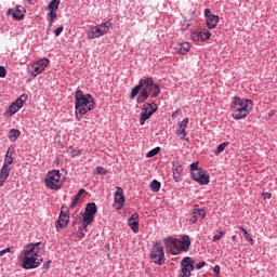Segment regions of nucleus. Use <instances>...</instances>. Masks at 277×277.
<instances>
[{
  "mask_svg": "<svg viewBox=\"0 0 277 277\" xmlns=\"http://www.w3.org/2000/svg\"><path fill=\"white\" fill-rule=\"evenodd\" d=\"M161 153V147H156L151 150H149L146 155L147 159H151V157H156V155H159Z\"/></svg>",
  "mask_w": 277,
  "mask_h": 277,
  "instance_id": "nucleus-33",
  "label": "nucleus"
},
{
  "mask_svg": "<svg viewBox=\"0 0 277 277\" xmlns=\"http://www.w3.org/2000/svg\"><path fill=\"white\" fill-rule=\"evenodd\" d=\"M18 106L13 102L8 109V114H10V116H14V114H16V111H18Z\"/></svg>",
  "mask_w": 277,
  "mask_h": 277,
  "instance_id": "nucleus-36",
  "label": "nucleus"
},
{
  "mask_svg": "<svg viewBox=\"0 0 277 277\" xmlns=\"http://www.w3.org/2000/svg\"><path fill=\"white\" fill-rule=\"evenodd\" d=\"M189 49H192L189 42H183L180 43L179 52L181 53V55H185L189 51Z\"/></svg>",
  "mask_w": 277,
  "mask_h": 277,
  "instance_id": "nucleus-27",
  "label": "nucleus"
},
{
  "mask_svg": "<svg viewBox=\"0 0 277 277\" xmlns=\"http://www.w3.org/2000/svg\"><path fill=\"white\" fill-rule=\"evenodd\" d=\"M88 226H90V224H85L82 221V226H80L78 228V237H79V239H83V237H85V230H87Z\"/></svg>",
  "mask_w": 277,
  "mask_h": 277,
  "instance_id": "nucleus-30",
  "label": "nucleus"
},
{
  "mask_svg": "<svg viewBox=\"0 0 277 277\" xmlns=\"http://www.w3.org/2000/svg\"><path fill=\"white\" fill-rule=\"evenodd\" d=\"M62 209H66V206H65V205H63Z\"/></svg>",
  "mask_w": 277,
  "mask_h": 277,
  "instance_id": "nucleus-53",
  "label": "nucleus"
},
{
  "mask_svg": "<svg viewBox=\"0 0 277 277\" xmlns=\"http://www.w3.org/2000/svg\"><path fill=\"white\" fill-rule=\"evenodd\" d=\"M70 155H71L72 158L80 157L81 150H79V149H71Z\"/></svg>",
  "mask_w": 277,
  "mask_h": 277,
  "instance_id": "nucleus-43",
  "label": "nucleus"
},
{
  "mask_svg": "<svg viewBox=\"0 0 277 277\" xmlns=\"http://www.w3.org/2000/svg\"><path fill=\"white\" fill-rule=\"evenodd\" d=\"M42 250H44V243L39 242H30L24 246L22 251V267L23 269H37L42 265L44 259H42Z\"/></svg>",
  "mask_w": 277,
  "mask_h": 277,
  "instance_id": "nucleus-2",
  "label": "nucleus"
},
{
  "mask_svg": "<svg viewBox=\"0 0 277 277\" xmlns=\"http://www.w3.org/2000/svg\"><path fill=\"white\" fill-rule=\"evenodd\" d=\"M94 174L107 175V170L103 167H96Z\"/></svg>",
  "mask_w": 277,
  "mask_h": 277,
  "instance_id": "nucleus-38",
  "label": "nucleus"
},
{
  "mask_svg": "<svg viewBox=\"0 0 277 277\" xmlns=\"http://www.w3.org/2000/svg\"><path fill=\"white\" fill-rule=\"evenodd\" d=\"M252 107H254L252 100L234 96L230 104L232 117L234 120H243L252 111Z\"/></svg>",
  "mask_w": 277,
  "mask_h": 277,
  "instance_id": "nucleus-4",
  "label": "nucleus"
},
{
  "mask_svg": "<svg viewBox=\"0 0 277 277\" xmlns=\"http://www.w3.org/2000/svg\"><path fill=\"white\" fill-rule=\"evenodd\" d=\"M34 70L31 71V77H38L41 72H44V69L41 68L37 63L32 65Z\"/></svg>",
  "mask_w": 277,
  "mask_h": 277,
  "instance_id": "nucleus-31",
  "label": "nucleus"
},
{
  "mask_svg": "<svg viewBox=\"0 0 277 277\" xmlns=\"http://www.w3.org/2000/svg\"><path fill=\"white\" fill-rule=\"evenodd\" d=\"M211 38V31L205 30H196L190 35V40L194 42H205V40H209Z\"/></svg>",
  "mask_w": 277,
  "mask_h": 277,
  "instance_id": "nucleus-14",
  "label": "nucleus"
},
{
  "mask_svg": "<svg viewBox=\"0 0 277 277\" xmlns=\"http://www.w3.org/2000/svg\"><path fill=\"white\" fill-rule=\"evenodd\" d=\"M8 252L11 253V254L14 253V251H12V248L8 247V248L0 251V256H3L4 254H8Z\"/></svg>",
  "mask_w": 277,
  "mask_h": 277,
  "instance_id": "nucleus-41",
  "label": "nucleus"
},
{
  "mask_svg": "<svg viewBox=\"0 0 277 277\" xmlns=\"http://www.w3.org/2000/svg\"><path fill=\"white\" fill-rule=\"evenodd\" d=\"M8 75V70H5V67L0 66V77L3 79Z\"/></svg>",
  "mask_w": 277,
  "mask_h": 277,
  "instance_id": "nucleus-45",
  "label": "nucleus"
},
{
  "mask_svg": "<svg viewBox=\"0 0 277 277\" xmlns=\"http://www.w3.org/2000/svg\"><path fill=\"white\" fill-rule=\"evenodd\" d=\"M173 179L175 183H181L183 181V166L179 160L173 162Z\"/></svg>",
  "mask_w": 277,
  "mask_h": 277,
  "instance_id": "nucleus-17",
  "label": "nucleus"
},
{
  "mask_svg": "<svg viewBox=\"0 0 277 277\" xmlns=\"http://www.w3.org/2000/svg\"><path fill=\"white\" fill-rule=\"evenodd\" d=\"M44 184L48 189L60 192V189L64 187V182H62V173H60V170L49 171L44 179Z\"/></svg>",
  "mask_w": 277,
  "mask_h": 277,
  "instance_id": "nucleus-6",
  "label": "nucleus"
},
{
  "mask_svg": "<svg viewBox=\"0 0 277 277\" xmlns=\"http://www.w3.org/2000/svg\"><path fill=\"white\" fill-rule=\"evenodd\" d=\"M124 190L122 187L117 186L114 200V207L117 211H120L124 207Z\"/></svg>",
  "mask_w": 277,
  "mask_h": 277,
  "instance_id": "nucleus-13",
  "label": "nucleus"
},
{
  "mask_svg": "<svg viewBox=\"0 0 277 277\" xmlns=\"http://www.w3.org/2000/svg\"><path fill=\"white\" fill-rule=\"evenodd\" d=\"M96 107L94 97L91 94H83V91L78 90L75 94V110L76 118L81 120L82 116H85L88 111H92Z\"/></svg>",
  "mask_w": 277,
  "mask_h": 277,
  "instance_id": "nucleus-3",
  "label": "nucleus"
},
{
  "mask_svg": "<svg viewBox=\"0 0 277 277\" xmlns=\"http://www.w3.org/2000/svg\"><path fill=\"white\" fill-rule=\"evenodd\" d=\"M186 29H189V25H187V26H182V31H186Z\"/></svg>",
  "mask_w": 277,
  "mask_h": 277,
  "instance_id": "nucleus-51",
  "label": "nucleus"
},
{
  "mask_svg": "<svg viewBox=\"0 0 277 277\" xmlns=\"http://www.w3.org/2000/svg\"><path fill=\"white\" fill-rule=\"evenodd\" d=\"M190 179H193V181H196V183H199V185H209L210 182V176L209 174H207V171H196L195 173H190Z\"/></svg>",
  "mask_w": 277,
  "mask_h": 277,
  "instance_id": "nucleus-12",
  "label": "nucleus"
},
{
  "mask_svg": "<svg viewBox=\"0 0 277 277\" xmlns=\"http://www.w3.org/2000/svg\"><path fill=\"white\" fill-rule=\"evenodd\" d=\"M207 217V212L202 209H193L189 222L190 224H196L198 220H205Z\"/></svg>",
  "mask_w": 277,
  "mask_h": 277,
  "instance_id": "nucleus-19",
  "label": "nucleus"
},
{
  "mask_svg": "<svg viewBox=\"0 0 277 277\" xmlns=\"http://www.w3.org/2000/svg\"><path fill=\"white\" fill-rule=\"evenodd\" d=\"M157 109H158L157 103L155 102L148 103L147 106L142 109L141 118H140L141 127H144V124H146V120H150L153 114H155Z\"/></svg>",
  "mask_w": 277,
  "mask_h": 277,
  "instance_id": "nucleus-8",
  "label": "nucleus"
},
{
  "mask_svg": "<svg viewBox=\"0 0 277 277\" xmlns=\"http://www.w3.org/2000/svg\"><path fill=\"white\" fill-rule=\"evenodd\" d=\"M14 153H15L14 147L10 146V147L8 148V151H6V154H5L4 157H14Z\"/></svg>",
  "mask_w": 277,
  "mask_h": 277,
  "instance_id": "nucleus-40",
  "label": "nucleus"
},
{
  "mask_svg": "<svg viewBox=\"0 0 277 277\" xmlns=\"http://www.w3.org/2000/svg\"><path fill=\"white\" fill-rule=\"evenodd\" d=\"M60 3H62V0H51L48 4V16L50 25H53V23H55V18H57V10H60Z\"/></svg>",
  "mask_w": 277,
  "mask_h": 277,
  "instance_id": "nucleus-11",
  "label": "nucleus"
},
{
  "mask_svg": "<svg viewBox=\"0 0 277 277\" xmlns=\"http://www.w3.org/2000/svg\"><path fill=\"white\" fill-rule=\"evenodd\" d=\"M205 16H206V19H208L210 16H213V14H211V11L209 9H206Z\"/></svg>",
  "mask_w": 277,
  "mask_h": 277,
  "instance_id": "nucleus-48",
  "label": "nucleus"
},
{
  "mask_svg": "<svg viewBox=\"0 0 277 277\" xmlns=\"http://www.w3.org/2000/svg\"><path fill=\"white\" fill-rule=\"evenodd\" d=\"M28 1V3H31V1H34V0H27Z\"/></svg>",
  "mask_w": 277,
  "mask_h": 277,
  "instance_id": "nucleus-54",
  "label": "nucleus"
},
{
  "mask_svg": "<svg viewBox=\"0 0 277 277\" xmlns=\"http://www.w3.org/2000/svg\"><path fill=\"white\" fill-rule=\"evenodd\" d=\"M12 163H14V157L4 156L3 166H5L6 168H10V166H12Z\"/></svg>",
  "mask_w": 277,
  "mask_h": 277,
  "instance_id": "nucleus-37",
  "label": "nucleus"
},
{
  "mask_svg": "<svg viewBox=\"0 0 277 277\" xmlns=\"http://www.w3.org/2000/svg\"><path fill=\"white\" fill-rule=\"evenodd\" d=\"M161 94V87L155 83L150 77H143L140 79L130 94V100L133 101L136 96V103L140 105L148 101V98H157Z\"/></svg>",
  "mask_w": 277,
  "mask_h": 277,
  "instance_id": "nucleus-1",
  "label": "nucleus"
},
{
  "mask_svg": "<svg viewBox=\"0 0 277 277\" xmlns=\"http://www.w3.org/2000/svg\"><path fill=\"white\" fill-rule=\"evenodd\" d=\"M25 8L17 5L16 9H9L6 12L8 16H13L15 21H23L25 18Z\"/></svg>",
  "mask_w": 277,
  "mask_h": 277,
  "instance_id": "nucleus-16",
  "label": "nucleus"
},
{
  "mask_svg": "<svg viewBox=\"0 0 277 277\" xmlns=\"http://www.w3.org/2000/svg\"><path fill=\"white\" fill-rule=\"evenodd\" d=\"M37 66L41 67L43 70L49 66V58H41L36 62Z\"/></svg>",
  "mask_w": 277,
  "mask_h": 277,
  "instance_id": "nucleus-35",
  "label": "nucleus"
},
{
  "mask_svg": "<svg viewBox=\"0 0 277 277\" xmlns=\"http://www.w3.org/2000/svg\"><path fill=\"white\" fill-rule=\"evenodd\" d=\"M240 228V230H242V233H243V236H245V239L247 240V241H249V243H254V239H252V237L250 236V234L248 233V230L246 229V228H243V226H240L239 227Z\"/></svg>",
  "mask_w": 277,
  "mask_h": 277,
  "instance_id": "nucleus-34",
  "label": "nucleus"
},
{
  "mask_svg": "<svg viewBox=\"0 0 277 277\" xmlns=\"http://www.w3.org/2000/svg\"><path fill=\"white\" fill-rule=\"evenodd\" d=\"M228 144H229L228 142H224V143L220 144L217 146V148L215 149L214 155L217 156V155L224 153V150H226V146H228Z\"/></svg>",
  "mask_w": 277,
  "mask_h": 277,
  "instance_id": "nucleus-32",
  "label": "nucleus"
},
{
  "mask_svg": "<svg viewBox=\"0 0 277 277\" xmlns=\"http://www.w3.org/2000/svg\"><path fill=\"white\" fill-rule=\"evenodd\" d=\"M150 259L156 265H163L166 262V253L163 252L161 242H155L150 252Z\"/></svg>",
  "mask_w": 277,
  "mask_h": 277,
  "instance_id": "nucleus-7",
  "label": "nucleus"
},
{
  "mask_svg": "<svg viewBox=\"0 0 277 277\" xmlns=\"http://www.w3.org/2000/svg\"><path fill=\"white\" fill-rule=\"evenodd\" d=\"M149 187L151 189V192H154L155 194H157V192H160L161 189V182L154 180L151 181V183L149 184Z\"/></svg>",
  "mask_w": 277,
  "mask_h": 277,
  "instance_id": "nucleus-29",
  "label": "nucleus"
},
{
  "mask_svg": "<svg viewBox=\"0 0 277 277\" xmlns=\"http://www.w3.org/2000/svg\"><path fill=\"white\" fill-rule=\"evenodd\" d=\"M262 196H263L264 200H269V198H272L271 193H264V194H262Z\"/></svg>",
  "mask_w": 277,
  "mask_h": 277,
  "instance_id": "nucleus-49",
  "label": "nucleus"
},
{
  "mask_svg": "<svg viewBox=\"0 0 277 277\" xmlns=\"http://www.w3.org/2000/svg\"><path fill=\"white\" fill-rule=\"evenodd\" d=\"M87 36L89 40H94L96 38H101L103 36V32L101 31L100 27L93 26L90 30L87 31Z\"/></svg>",
  "mask_w": 277,
  "mask_h": 277,
  "instance_id": "nucleus-22",
  "label": "nucleus"
},
{
  "mask_svg": "<svg viewBox=\"0 0 277 277\" xmlns=\"http://www.w3.org/2000/svg\"><path fill=\"white\" fill-rule=\"evenodd\" d=\"M18 137H21V130H18V129H11L9 131V140L11 142H16V140H18Z\"/></svg>",
  "mask_w": 277,
  "mask_h": 277,
  "instance_id": "nucleus-26",
  "label": "nucleus"
},
{
  "mask_svg": "<svg viewBox=\"0 0 277 277\" xmlns=\"http://www.w3.org/2000/svg\"><path fill=\"white\" fill-rule=\"evenodd\" d=\"M68 222H70V215L68 213L61 211L58 220L55 224L56 228H66L68 226Z\"/></svg>",
  "mask_w": 277,
  "mask_h": 277,
  "instance_id": "nucleus-20",
  "label": "nucleus"
},
{
  "mask_svg": "<svg viewBox=\"0 0 277 277\" xmlns=\"http://www.w3.org/2000/svg\"><path fill=\"white\" fill-rule=\"evenodd\" d=\"M28 96L27 94H22L15 102H13L18 109H21L23 107V105H25V102L27 101Z\"/></svg>",
  "mask_w": 277,
  "mask_h": 277,
  "instance_id": "nucleus-28",
  "label": "nucleus"
},
{
  "mask_svg": "<svg viewBox=\"0 0 277 277\" xmlns=\"http://www.w3.org/2000/svg\"><path fill=\"white\" fill-rule=\"evenodd\" d=\"M205 265H207V262H199L198 264H196L195 268L202 269V267H205Z\"/></svg>",
  "mask_w": 277,
  "mask_h": 277,
  "instance_id": "nucleus-46",
  "label": "nucleus"
},
{
  "mask_svg": "<svg viewBox=\"0 0 277 277\" xmlns=\"http://www.w3.org/2000/svg\"><path fill=\"white\" fill-rule=\"evenodd\" d=\"M206 21H207L208 29H215V27H217V23H220V16L213 15Z\"/></svg>",
  "mask_w": 277,
  "mask_h": 277,
  "instance_id": "nucleus-23",
  "label": "nucleus"
},
{
  "mask_svg": "<svg viewBox=\"0 0 277 277\" xmlns=\"http://www.w3.org/2000/svg\"><path fill=\"white\" fill-rule=\"evenodd\" d=\"M83 194H85V189L81 188L75 196L72 202L69 206V209H75L77 207V205H79V200H80L81 196H83Z\"/></svg>",
  "mask_w": 277,
  "mask_h": 277,
  "instance_id": "nucleus-24",
  "label": "nucleus"
},
{
  "mask_svg": "<svg viewBox=\"0 0 277 277\" xmlns=\"http://www.w3.org/2000/svg\"><path fill=\"white\" fill-rule=\"evenodd\" d=\"M62 31H64V26H61L54 30V36L57 38L62 35Z\"/></svg>",
  "mask_w": 277,
  "mask_h": 277,
  "instance_id": "nucleus-42",
  "label": "nucleus"
},
{
  "mask_svg": "<svg viewBox=\"0 0 277 277\" xmlns=\"http://www.w3.org/2000/svg\"><path fill=\"white\" fill-rule=\"evenodd\" d=\"M10 172H12V167L2 166V169L0 170V187H3L5 181H8Z\"/></svg>",
  "mask_w": 277,
  "mask_h": 277,
  "instance_id": "nucleus-21",
  "label": "nucleus"
},
{
  "mask_svg": "<svg viewBox=\"0 0 277 277\" xmlns=\"http://www.w3.org/2000/svg\"><path fill=\"white\" fill-rule=\"evenodd\" d=\"M220 272H221L220 265H215L213 267V273L215 274V276H220Z\"/></svg>",
  "mask_w": 277,
  "mask_h": 277,
  "instance_id": "nucleus-47",
  "label": "nucleus"
},
{
  "mask_svg": "<svg viewBox=\"0 0 277 277\" xmlns=\"http://www.w3.org/2000/svg\"><path fill=\"white\" fill-rule=\"evenodd\" d=\"M163 242L168 252L173 256L181 254V252H189V248L192 246V240L187 235H184L181 240L169 237L166 238Z\"/></svg>",
  "mask_w": 277,
  "mask_h": 277,
  "instance_id": "nucleus-5",
  "label": "nucleus"
},
{
  "mask_svg": "<svg viewBox=\"0 0 277 277\" xmlns=\"http://www.w3.org/2000/svg\"><path fill=\"white\" fill-rule=\"evenodd\" d=\"M194 265H196V262L192 258H184L181 262V273L179 277H190L192 272H194Z\"/></svg>",
  "mask_w": 277,
  "mask_h": 277,
  "instance_id": "nucleus-9",
  "label": "nucleus"
},
{
  "mask_svg": "<svg viewBox=\"0 0 277 277\" xmlns=\"http://www.w3.org/2000/svg\"><path fill=\"white\" fill-rule=\"evenodd\" d=\"M97 27H98L100 30L102 31V35L105 36V34H108V32H109V29H111L113 24H111V21H107V22L104 23V24L97 25Z\"/></svg>",
  "mask_w": 277,
  "mask_h": 277,
  "instance_id": "nucleus-25",
  "label": "nucleus"
},
{
  "mask_svg": "<svg viewBox=\"0 0 277 277\" xmlns=\"http://www.w3.org/2000/svg\"><path fill=\"white\" fill-rule=\"evenodd\" d=\"M97 208L95 202H90L84 209L82 222L85 224H92L94 222V215H96Z\"/></svg>",
  "mask_w": 277,
  "mask_h": 277,
  "instance_id": "nucleus-10",
  "label": "nucleus"
},
{
  "mask_svg": "<svg viewBox=\"0 0 277 277\" xmlns=\"http://www.w3.org/2000/svg\"><path fill=\"white\" fill-rule=\"evenodd\" d=\"M225 233L224 232H220L219 235L213 236V241H220V239H222V237H224Z\"/></svg>",
  "mask_w": 277,
  "mask_h": 277,
  "instance_id": "nucleus-44",
  "label": "nucleus"
},
{
  "mask_svg": "<svg viewBox=\"0 0 277 277\" xmlns=\"http://www.w3.org/2000/svg\"><path fill=\"white\" fill-rule=\"evenodd\" d=\"M187 124H189V118H184L180 123L179 128L175 131V135H182V140L185 142H189V138H187Z\"/></svg>",
  "mask_w": 277,
  "mask_h": 277,
  "instance_id": "nucleus-15",
  "label": "nucleus"
},
{
  "mask_svg": "<svg viewBox=\"0 0 277 277\" xmlns=\"http://www.w3.org/2000/svg\"><path fill=\"white\" fill-rule=\"evenodd\" d=\"M200 168H198V162H194L190 164V174H194L196 172H200Z\"/></svg>",
  "mask_w": 277,
  "mask_h": 277,
  "instance_id": "nucleus-39",
  "label": "nucleus"
},
{
  "mask_svg": "<svg viewBox=\"0 0 277 277\" xmlns=\"http://www.w3.org/2000/svg\"><path fill=\"white\" fill-rule=\"evenodd\" d=\"M232 240H233L234 242H236V241H237V235H233V236H232Z\"/></svg>",
  "mask_w": 277,
  "mask_h": 277,
  "instance_id": "nucleus-52",
  "label": "nucleus"
},
{
  "mask_svg": "<svg viewBox=\"0 0 277 277\" xmlns=\"http://www.w3.org/2000/svg\"><path fill=\"white\" fill-rule=\"evenodd\" d=\"M128 225L130 226L133 233L140 232V214L133 213L128 220Z\"/></svg>",
  "mask_w": 277,
  "mask_h": 277,
  "instance_id": "nucleus-18",
  "label": "nucleus"
},
{
  "mask_svg": "<svg viewBox=\"0 0 277 277\" xmlns=\"http://www.w3.org/2000/svg\"><path fill=\"white\" fill-rule=\"evenodd\" d=\"M49 265H51V261H48V262L43 265V268H44V269H49Z\"/></svg>",
  "mask_w": 277,
  "mask_h": 277,
  "instance_id": "nucleus-50",
  "label": "nucleus"
}]
</instances>
